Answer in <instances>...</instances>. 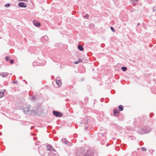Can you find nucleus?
I'll use <instances>...</instances> for the list:
<instances>
[{
  "instance_id": "nucleus-1",
  "label": "nucleus",
  "mask_w": 156,
  "mask_h": 156,
  "mask_svg": "<svg viewBox=\"0 0 156 156\" xmlns=\"http://www.w3.org/2000/svg\"><path fill=\"white\" fill-rule=\"evenodd\" d=\"M43 110L41 109V107H39L35 110H31L29 107L24 108L23 109L24 112L28 115H35L37 114L41 113Z\"/></svg>"
},
{
  "instance_id": "nucleus-2",
  "label": "nucleus",
  "mask_w": 156,
  "mask_h": 156,
  "mask_svg": "<svg viewBox=\"0 0 156 156\" xmlns=\"http://www.w3.org/2000/svg\"><path fill=\"white\" fill-rule=\"evenodd\" d=\"M151 129H150L149 130H147L145 128H143L140 129L138 131L139 133L141 134H144L146 133H149L151 131Z\"/></svg>"
},
{
  "instance_id": "nucleus-3",
  "label": "nucleus",
  "mask_w": 156,
  "mask_h": 156,
  "mask_svg": "<svg viewBox=\"0 0 156 156\" xmlns=\"http://www.w3.org/2000/svg\"><path fill=\"white\" fill-rule=\"evenodd\" d=\"M53 113L54 115L56 117H61L62 115L61 113L56 111H53Z\"/></svg>"
},
{
  "instance_id": "nucleus-4",
  "label": "nucleus",
  "mask_w": 156,
  "mask_h": 156,
  "mask_svg": "<svg viewBox=\"0 0 156 156\" xmlns=\"http://www.w3.org/2000/svg\"><path fill=\"white\" fill-rule=\"evenodd\" d=\"M47 149L48 151H54L55 152V150L52 148V147L51 145L48 144L47 146Z\"/></svg>"
},
{
  "instance_id": "nucleus-5",
  "label": "nucleus",
  "mask_w": 156,
  "mask_h": 156,
  "mask_svg": "<svg viewBox=\"0 0 156 156\" xmlns=\"http://www.w3.org/2000/svg\"><path fill=\"white\" fill-rule=\"evenodd\" d=\"M19 5L21 7H26L27 6V4L23 2H20L19 3Z\"/></svg>"
},
{
  "instance_id": "nucleus-6",
  "label": "nucleus",
  "mask_w": 156,
  "mask_h": 156,
  "mask_svg": "<svg viewBox=\"0 0 156 156\" xmlns=\"http://www.w3.org/2000/svg\"><path fill=\"white\" fill-rule=\"evenodd\" d=\"M33 23L34 26L37 27H39L40 26V23L34 20L33 21Z\"/></svg>"
},
{
  "instance_id": "nucleus-7",
  "label": "nucleus",
  "mask_w": 156,
  "mask_h": 156,
  "mask_svg": "<svg viewBox=\"0 0 156 156\" xmlns=\"http://www.w3.org/2000/svg\"><path fill=\"white\" fill-rule=\"evenodd\" d=\"M5 91V90H0V98H2L3 96L4 93Z\"/></svg>"
},
{
  "instance_id": "nucleus-8",
  "label": "nucleus",
  "mask_w": 156,
  "mask_h": 156,
  "mask_svg": "<svg viewBox=\"0 0 156 156\" xmlns=\"http://www.w3.org/2000/svg\"><path fill=\"white\" fill-rule=\"evenodd\" d=\"M56 82L57 84L58 85V86H60L62 84L61 80H56Z\"/></svg>"
},
{
  "instance_id": "nucleus-9",
  "label": "nucleus",
  "mask_w": 156,
  "mask_h": 156,
  "mask_svg": "<svg viewBox=\"0 0 156 156\" xmlns=\"http://www.w3.org/2000/svg\"><path fill=\"white\" fill-rule=\"evenodd\" d=\"M98 136L99 137H100L101 138H102L101 137H103V138L102 139H104V138H105V135L103 133H99L98 134Z\"/></svg>"
},
{
  "instance_id": "nucleus-10",
  "label": "nucleus",
  "mask_w": 156,
  "mask_h": 156,
  "mask_svg": "<svg viewBox=\"0 0 156 156\" xmlns=\"http://www.w3.org/2000/svg\"><path fill=\"white\" fill-rule=\"evenodd\" d=\"M84 156H92V154L89 151H87Z\"/></svg>"
},
{
  "instance_id": "nucleus-11",
  "label": "nucleus",
  "mask_w": 156,
  "mask_h": 156,
  "mask_svg": "<svg viewBox=\"0 0 156 156\" xmlns=\"http://www.w3.org/2000/svg\"><path fill=\"white\" fill-rule=\"evenodd\" d=\"M0 75L2 76L3 77H4L8 75V73L6 72L2 73H0Z\"/></svg>"
},
{
  "instance_id": "nucleus-12",
  "label": "nucleus",
  "mask_w": 156,
  "mask_h": 156,
  "mask_svg": "<svg viewBox=\"0 0 156 156\" xmlns=\"http://www.w3.org/2000/svg\"><path fill=\"white\" fill-rule=\"evenodd\" d=\"M138 0H130L131 2L132 3L133 5H135L137 3Z\"/></svg>"
},
{
  "instance_id": "nucleus-13",
  "label": "nucleus",
  "mask_w": 156,
  "mask_h": 156,
  "mask_svg": "<svg viewBox=\"0 0 156 156\" xmlns=\"http://www.w3.org/2000/svg\"><path fill=\"white\" fill-rule=\"evenodd\" d=\"M49 156H59L57 154H53L51 152L49 154Z\"/></svg>"
},
{
  "instance_id": "nucleus-14",
  "label": "nucleus",
  "mask_w": 156,
  "mask_h": 156,
  "mask_svg": "<svg viewBox=\"0 0 156 156\" xmlns=\"http://www.w3.org/2000/svg\"><path fill=\"white\" fill-rule=\"evenodd\" d=\"M114 115H116V114L119 113V111L117 109H114Z\"/></svg>"
},
{
  "instance_id": "nucleus-15",
  "label": "nucleus",
  "mask_w": 156,
  "mask_h": 156,
  "mask_svg": "<svg viewBox=\"0 0 156 156\" xmlns=\"http://www.w3.org/2000/svg\"><path fill=\"white\" fill-rule=\"evenodd\" d=\"M62 141L63 143H65V144H67V142L68 141L66 139H65V138L62 139Z\"/></svg>"
},
{
  "instance_id": "nucleus-16",
  "label": "nucleus",
  "mask_w": 156,
  "mask_h": 156,
  "mask_svg": "<svg viewBox=\"0 0 156 156\" xmlns=\"http://www.w3.org/2000/svg\"><path fill=\"white\" fill-rule=\"evenodd\" d=\"M119 108L120 111H122L123 109V107L122 105H119Z\"/></svg>"
},
{
  "instance_id": "nucleus-17",
  "label": "nucleus",
  "mask_w": 156,
  "mask_h": 156,
  "mask_svg": "<svg viewBox=\"0 0 156 156\" xmlns=\"http://www.w3.org/2000/svg\"><path fill=\"white\" fill-rule=\"evenodd\" d=\"M78 48L80 51H82L83 50V47L80 45L78 46Z\"/></svg>"
},
{
  "instance_id": "nucleus-18",
  "label": "nucleus",
  "mask_w": 156,
  "mask_h": 156,
  "mask_svg": "<svg viewBox=\"0 0 156 156\" xmlns=\"http://www.w3.org/2000/svg\"><path fill=\"white\" fill-rule=\"evenodd\" d=\"M42 149L41 148H39V153L42 155H43L44 154V153L41 151V150Z\"/></svg>"
},
{
  "instance_id": "nucleus-19",
  "label": "nucleus",
  "mask_w": 156,
  "mask_h": 156,
  "mask_svg": "<svg viewBox=\"0 0 156 156\" xmlns=\"http://www.w3.org/2000/svg\"><path fill=\"white\" fill-rule=\"evenodd\" d=\"M127 67H122L121 68L122 70L123 71H125L127 70Z\"/></svg>"
},
{
  "instance_id": "nucleus-20",
  "label": "nucleus",
  "mask_w": 156,
  "mask_h": 156,
  "mask_svg": "<svg viewBox=\"0 0 156 156\" xmlns=\"http://www.w3.org/2000/svg\"><path fill=\"white\" fill-rule=\"evenodd\" d=\"M81 62V60L80 59H79V61H76L75 62H74V63L75 64H78L79 62Z\"/></svg>"
},
{
  "instance_id": "nucleus-21",
  "label": "nucleus",
  "mask_w": 156,
  "mask_h": 156,
  "mask_svg": "<svg viewBox=\"0 0 156 156\" xmlns=\"http://www.w3.org/2000/svg\"><path fill=\"white\" fill-rule=\"evenodd\" d=\"M141 150L143 151H146V149L145 147H142L141 148Z\"/></svg>"
},
{
  "instance_id": "nucleus-22",
  "label": "nucleus",
  "mask_w": 156,
  "mask_h": 156,
  "mask_svg": "<svg viewBox=\"0 0 156 156\" xmlns=\"http://www.w3.org/2000/svg\"><path fill=\"white\" fill-rule=\"evenodd\" d=\"M83 17H85L86 19H88L89 17V15L88 14H86Z\"/></svg>"
},
{
  "instance_id": "nucleus-23",
  "label": "nucleus",
  "mask_w": 156,
  "mask_h": 156,
  "mask_svg": "<svg viewBox=\"0 0 156 156\" xmlns=\"http://www.w3.org/2000/svg\"><path fill=\"white\" fill-rule=\"evenodd\" d=\"M111 30H112V31H113L114 32H115V29L113 28V27H111Z\"/></svg>"
},
{
  "instance_id": "nucleus-24",
  "label": "nucleus",
  "mask_w": 156,
  "mask_h": 156,
  "mask_svg": "<svg viewBox=\"0 0 156 156\" xmlns=\"http://www.w3.org/2000/svg\"><path fill=\"white\" fill-rule=\"evenodd\" d=\"M10 6V4H7L5 5V6L6 7H8Z\"/></svg>"
},
{
  "instance_id": "nucleus-25",
  "label": "nucleus",
  "mask_w": 156,
  "mask_h": 156,
  "mask_svg": "<svg viewBox=\"0 0 156 156\" xmlns=\"http://www.w3.org/2000/svg\"><path fill=\"white\" fill-rule=\"evenodd\" d=\"M9 58H10L9 57V56H6V57H5V60L7 61H8V60H9Z\"/></svg>"
},
{
  "instance_id": "nucleus-26",
  "label": "nucleus",
  "mask_w": 156,
  "mask_h": 156,
  "mask_svg": "<svg viewBox=\"0 0 156 156\" xmlns=\"http://www.w3.org/2000/svg\"><path fill=\"white\" fill-rule=\"evenodd\" d=\"M14 61L13 59H11L10 60V63L11 64H12L13 63Z\"/></svg>"
},
{
  "instance_id": "nucleus-27",
  "label": "nucleus",
  "mask_w": 156,
  "mask_h": 156,
  "mask_svg": "<svg viewBox=\"0 0 156 156\" xmlns=\"http://www.w3.org/2000/svg\"><path fill=\"white\" fill-rule=\"evenodd\" d=\"M12 83H14L15 84H16L17 83V81H12Z\"/></svg>"
},
{
  "instance_id": "nucleus-28",
  "label": "nucleus",
  "mask_w": 156,
  "mask_h": 156,
  "mask_svg": "<svg viewBox=\"0 0 156 156\" xmlns=\"http://www.w3.org/2000/svg\"><path fill=\"white\" fill-rule=\"evenodd\" d=\"M32 99L34 100V99H35V97H32Z\"/></svg>"
},
{
  "instance_id": "nucleus-29",
  "label": "nucleus",
  "mask_w": 156,
  "mask_h": 156,
  "mask_svg": "<svg viewBox=\"0 0 156 156\" xmlns=\"http://www.w3.org/2000/svg\"><path fill=\"white\" fill-rule=\"evenodd\" d=\"M21 1H27V0H21Z\"/></svg>"
}]
</instances>
